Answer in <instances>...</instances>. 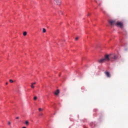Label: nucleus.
<instances>
[{"instance_id": "2eb2a0df", "label": "nucleus", "mask_w": 128, "mask_h": 128, "mask_svg": "<svg viewBox=\"0 0 128 128\" xmlns=\"http://www.w3.org/2000/svg\"><path fill=\"white\" fill-rule=\"evenodd\" d=\"M39 116H42V113H40Z\"/></svg>"}, {"instance_id": "4468645a", "label": "nucleus", "mask_w": 128, "mask_h": 128, "mask_svg": "<svg viewBox=\"0 0 128 128\" xmlns=\"http://www.w3.org/2000/svg\"><path fill=\"white\" fill-rule=\"evenodd\" d=\"M18 118H20V117H18V116L16 118V120H18Z\"/></svg>"}, {"instance_id": "dca6fc26", "label": "nucleus", "mask_w": 128, "mask_h": 128, "mask_svg": "<svg viewBox=\"0 0 128 128\" xmlns=\"http://www.w3.org/2000/svg\"><path fill=\"white\" fill-rule=\"evenodd\" d=\"M60 13H61V14H62V12L60 10Z\"/></svg>"}, {"instance_id": "f257e3e1", "label": "nucleus", "mask_w": 128, "mask_h": 128, "mask_svg": "<svg viewBox=\"0 0 128 128\" xmlns=\"http://www.w3.org/2000/svg\"><path fill=\"white\" fill-rule=\"evenodd\" d=\"M118 60V55L116 54H106L104 56V57L98 60V62L99 64H104V62H114Z\"/></svg>"}, {"instance_id": "1a4fd4ad", "label": "nucleus", "mask_w": 128, "mask_h": 128, "mask_svg": "<svg viewBox=\"0 0 128 128\" xmlns=\"http://www.w3.org/2000/svg\"><path fill=\"white\" fill-rule=\"evenodd\" d=\"M38 110H39V112H42V110H44V109H42V108H39Z\"/></svg>"}, {"instance_id": "0eeeda50", "label": "nucleus", "mask_w": 128, "mask_h": 128, "mask_svg": "<svg viewBox=\"0 0 128 128\" xmlns=\"http://www.w3.org/2000/svg\"><path fill=\"white\" fill-rule=\"evenodd\" d=\"M25 124H26V126H28V124H30V122H28V121H26Z\"/></svg>"}, {"instance_id": "9b49d317", "label": "nucleus", "mask_w": 128, "mask_h": 128, "mask_svg": "<svg viewBox=\"0 0 128 128\" xmlns=\"http://www.w3.org/2000/svg\"><path fill=\"white\" fill-rule=\"evenodd\" d=\"M46 32V28H43V32Z\"/></svg>"}, {"instance_id": "39448f33", "label": "nucleus", "mask_w": 128, "mask_h": 128, "mask_svg": "<svg viewBox=\"0 0 128 128\" xmlns=\"http://www.w3.org/2000/svg\"><path fill=\"white\" fill-rule=\"evenodd\" d=\"M34 84H36V82H32L31 84L30 87L32 88H34Z\"/></svg>"}, {"instance_id": "aec40b11", "label": "nucleus", "mask_w": 128, "mask_h": 128, "mask_svg": "<svg viewBox=\"0 0 128 128\" xmlns=\"http://www.w3.org/2000/svg\"><path fill=\"white\" fill-rule=\"evenodd\" d=\"M88 16H90V14H88Z\"/></svg>"}, {"instance_id": "f8f14e48", "label": "nucleus", "mask_w": 128, "mask_h": 128, "mask_svg": "<svg viewBox=\"0 0 128 128\" xmlns=\"http://www.w3.org/2000/svg\"><path fill=\"white\" fill-rule=\"evenodd\" d=\"M10 82H11V83H12L14 82V80H10Z\"/></svg>"}, {"instance_id": "f3484780", "label": "nucleus", "mask_w": 128, "mask_h": 128, "mask_svg": "<svg viewBox=\"0 0 128 128\" xmlns=\"http://www.w3.org/2000/svg\"><path fill=\"white\" fill-rule=\"evenodd\" d=\"M8 124H10V122H8Z\"/></svg>"}, {"instance_id": "423d86ee", "label": "nucleus", "mask_w": 128, "mask_h": 128, "mask_svg": "<svg viewBox=\"0 0 128 128\" xmlns=\"http://www.w3.org/2000/svg\"><path fill=\"white\" fill-rule=\"evenodd\" d=\"M58 94H60V90H56V91L55 92L54 94L56 96H58Z\"/></svg>"}, {"instance_id": "7ed1b4c3", "label": "nucleus", "mask_w": 128, "mask_h": 128, "mask_svg": "<svg viewBox=\"0 0 128 128\" xmlns=\"http://www.w3.org/2000/svg\"><path fill=\"white\" fill-rule=\"evenodd\" d=\"M104 74L107 78H110V74L108 72H105Z\"/></svg>"}, {"instance_id": "a211bd4d", "label": "nucleus", "mask_w": 128, "mask_h": 128, "mask_svg": "<svg viewBox=\"0 0 128 128\" xmlns=\"http://www.w3.org/2000/svg\"><path fill=\"white\" fill-rule=\"evenodd\" d=\"M22 128H26V126H24V127H23Z\"/></svg>"}, {"instance_id": "ddd939ff", "label": "nucleus", "mask_w": 128, "mask_h": 128, "mask_svg": "<svg viewBox=\"0 0 128 128\" xmlns=\"http://www.w3.org/2000/svg\"><path fill=\"white\" fill-rule=\"evenodd\" d=\"M78 40V37H76V40Z\"/></svg>"}, {"instance_id": "9d476101", "label": "nucleus", "mask_w": 128, "mask_h": 128, "mask_svg": "<svg viewBox=\"0 0 128 128\" xmlns=\"http://www.w3.org/2000/svg\"><path fill=\"white\" fill-rule=\"evenodd\" d=\"M34 100H38V97L36 96H34Z\"/></svg>"}, {"instance_id": "20e7f679", "label": "nucleus", "mask_w": 128, "mask_h": 128, "mask_svg": "<svg viewBox=\"0 0 128 128\" xmlns=\"http://www.w3.org/2000/svg\"><path fill=\"white\" fill-rule=\"evenodd\" d=\"M56 4L60 6V0H54Z\"/></svg>"}, {"instance_id": "6e6552de", "label": "nucleus", "mask_w": 128, "mask_h": 128, "mask_svg": "<svg viewBox=\"0 0 128 128\" xmlns=\"http://www.w3.org/2000/svg\"><path fill=\"white\" fill-rule=\"evenodd\" d=\"M27 34L28 33H26V32H24L23 33V36H26Z\"/></svg>"}, {"instance_id": "f03ea898", "label": "nucleus", "mask_w": 128, "mask_h": 128, "mask_svg": "<svg viewBox=\"0 0 128 128\" xmlns=\"http://www.w3.org/2000/svg\"><path fill=\"white\" fill-rule=\"evenodd\" d=\"M108 22L111 26H114V24H116L117 26H120V28H124V24L122 22H116V20H110L108 21Z\"/></svg>"}, {"instance_id": "6ab92c4d", "label": "nucleus", "mask_w": 128, "mask_h": 128, "mask_svg": "<svg viewBox=\"0 0 128 128\" xmlns=\"http://www.w3.org/2000/svg\"><path fill=\"white\" fill-rule=\"evenodd\" d=\"M6 84H8V82L6 83Z\"/></svg>"}]
</instances>
